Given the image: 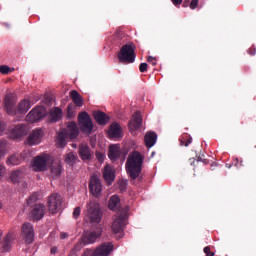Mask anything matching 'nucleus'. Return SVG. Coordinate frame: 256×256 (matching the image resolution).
Listing matches in <instances>:
<instances>
[{
    "instance_id": "nucleus-1",
    "label": "nucleus",
    "mask_w": 256,
    "mask_h": 256,
    "mask_svg": "<svg viewBox=\"0 0 256 256\" xmlns=\"http://www.w3.org/2000/svg\"><path fill=\"white\" fill-rule=\"evenodd\" d=\"M143 169V155L137 151H133L126 161V171L129 177L135 181Z\"/></svg>"
},
{
    "instance_id": "nucleus-2",
    "label": "nucleus",
    "mask_w": 256,
    "mask_h": 256,
    "mask_svg": "<svg viewBox=\"0 0 256 256\" xmlns=\"http://www.w3.org/2000/svg\"><path fill=\"white\" fill-rule=\"evenodd\" d=\"M15 97L12 94H7L4 98V109L8 115H17L20 113L23 115L31 109V101L24 99L18 104V109L15 108L16 105Z\"/></svg>"
},
{
    "instance_id": "nucleus-3",
    "label": "nucleus",
    "mask_w": 256,
    "mask_h": 256,
    "mask_svg": "<svg viewBox=\"0 0 256 256\" xmlns=\"http://www.w3.org/2000/svg\"><path fill=\"white\" fill-rule=\"evenodd\" d=\"M135 44H125L121 47L118 53V59L120 63H125L128 65L129 63H135Z\"/></svg>"
},
{
    "instance_id": "nucleus-4",
    "label": "nucleus",
    "mask_w": 256,
    "mask_h": 256,
    "mask_svg": "<svg viewBox=\"0 0 256 256\" xmlns=\"http://www.w3.org/2000/svg\"><path fill=\"white\" fill-rule=\"evenodd\" d=\"M101 235H103V227L99 224L92 225L90 230L82 236V241L85 245H93V243H97L98 239H101Z\"/></svg>"
},
{
    "instance_id": "nucleus-5",
    "label": "nucleus",
    "mask_w": 256,
    "mask_h": 256,
    "mask_svg": "<svg viewBox=\"0 0 256 256\" xmlns=\"http://www.w3.org/2000/svg\"><path fill=\"white\" fill-rule=\"evenodd\" d=\"M78 123L80 127V131L84 133V135H91L93 133V120H91V116L87 112H80L78 114Z\"/></svg>"
},
{
    "instance_id": "nucleus-6",
    "label": "nucleus",
    "mask_w": 256,
    "mask_h": 256,
    "mask_svg": "<svg viewBox=\"0 0 256 256\" xmlns=\"http://www.w3.org/2000/svg\"><path fill=\"white\" fill-rule=\"evenodd\" d=\"M127 213H129V207H125L122 210H119L116 214V217L112 223V231L117 234L121 233L125 228V221L127 220Z\"/></svg>"
},
{
    "instance_id": "nucleus-7",
    "label": "nucleus",
    "mask_w": 256,
    "mask_h": 256,
    "mask_svg": "<svg viewBox=\"0 0 256 256\" xmlns=\"http://www.w3.org/2000/svg\"><path fill=\"white\" fill-rule=\"evenodd\" d=\"M87 209L90 222L99 225L103 217V213H101V207L99 206V203L91 201L87 204Z\"/></svg>"
},
{
    "instance_id": "nucleus-8",
    "label": "nucleus",
    "mask_w": 256,
    "mask_h": 256,
    "mask_svg": "<svg viewBox=\"0 0 256 256\" xmlns=\"http://www.w3.org/2000/svg\"><path fill=\"white\" fill-rule=\"evenodd\" d=\"M49 213L55 215L61 211L63 205V197L60 194L54 193L48 197L47 201Z\"/></svg>"
},
{
    "instance_id": "nucleus-9",
    "label": "nucleus",
    "mask_w": 256,
    "mask_h": 256,
    "mask_svg": "<svg viewBox=\"0 0 256 256\" xmlns=\"http://www.w3.org/2000/svg\"><path fill=\"white\" fill-rule=\"evenodd\" d=\"M47 115V110L43 106H36L32 109L28 115L26 116V120L29 123H37V121H41Z\"/></svg>"
},
{
    "instance_id": "nucleus-10",
    "label": "nucleus",
    "mask_w": 256,
    "mask_h": 256,
    "mask_svg": "<svg viewBox=\"0 0 256 256\" xmlns=\"http://www.w3.org/2000/svg\"><path fill=\"white\" fill-rule=\"evenodd\" d=\"M22 237L27 245L33 243V239H35V231L33 230V225L31 223H24L22 225Z\"/></svg>"
},
{
    "instance_id": "nucleus-11",
    "label": "nucleus",
    "mask_w": 256,
    "mask_h": 256,
    "mask_svg": "<svg viewBox=\"0 0 256 256\" xmlns=\"http://www.w3.org/2000/svg\"><path fill=\"white\" fill-rule=\"evenodd\" d=\"M27 133H28L27 125L18 124L10 130L9 137L10 139H21V137H25Z\"/></svg>"
},
{
    "instance_id": "nucleus-12",
    "label": "nucleus",
    "mask_w": 256,
    "mask_h": 256,
    "mask_svg": "<svg viewBox=\"0 0 256 256\" xmlns=\"http://www.w3.org/2000/svg\"><path fill=\"white\" fill-rule=\"evenodd\" d=\"M89 189L94 197H101V191H103L101 180L96 176H92L89 183Z\"/></svg>"
},
{
    "instance_id": "nucleus-13",
    "label": "nucleus",
    "mask_w": 256,
    "mask_h": 256,
    "mask_svg": "<svg viewBox=\"0 0 256 256\" xmlns=\"http://www.w3.org/2000/svg\"><path fill=\"white\" fill-rule=\"evenodd\" d=\"M30 217L33 221H41L45 217V205L41 203L35 204L31 209Z\"/></svg>"
},
{
    "instance_id": "nucleus-14",
    "label": "nucleus",
    "mask_w": 256,
    "mask_h": 256,
    "mask_svg": "<svg viewBox=\"0 0 256 256\" xmlns=\"http://www.w3.org/2000/svg\"><path fill=\"white\" fill-rule=\"evenodd\" d=\"M63 131L67 135V139H70V141H73L74 139H77V137H79V127L74 121L68 123L67 128Z\"/></svg>"
},
{
    "instance_id": "nucleus-15",
    "label": "nucleus",
    "mask_w": 256,
    "mask_h": 256,
    "mask_svg": "<svg viewBox=\"0 0 256 256\" xmlns=\"http://www.w3.org/2000/svg\"><path fill=\"white\" fill-rule=\"evenodd\" d=\"M113 251V243L104 242L95 249V256H109Z\"/></svg>"
},
{
    "instance_id": "nucleus-16",
    "label": "nucleus",
    "mask_w": 256,
    "mask_h": 256,
    "mask_svg": "<svg viewBox=\"0 0 256 256\" xmlns=\"http://www.w3.org/2000/svg\"><path fill=\"white\" fill-rule=\"evenodd\" d=\"M78 155L82 161H91L93 159V153L87 144L79 145Z\"/></svg>"
},
{
    "instance_id": "nucleus-17",
    "label": "nucleus",
    "mask_w": 256,
    "mask_h": 256,
    "mask_svg": "<svg viewBox=\"0 0 256 256\" xmlns=\"http://www.w3.org/2000/svg\"><path fill=\"white\" fill-rule=\"evenodd\" d=\"M108 136L110 139H121L123 137V129L119 123H112L108 130Z\"/></svg>"
},
{
    "instance_id": "nucleus-18",
    "label": "nucleus",
    "mask_w": 256,
    "mask_h": 256,
    "mask_svg": "<svg viewBox=\"0 0 256 256\" xmlns=\"http://www.w3.org/2000/svg\"><path fill=\"white\" fill-rule=\"evenodd\" d=\"M17 239V232H8L6 237L4 238V242L2 244V251L7 253L13 246V242Z\"/></svg>"
},
{
    "instance_id": "nucleus-19",
    "label": "nucleus",
    "mask_w": 256,
    "mask_h": 256,
    "mask_svg": "<svg viewBox=\"0 0 256 256\" xmlns=\"http://www.w3.org/2000/svg\"><path fill=\"white\" fill-rule=\"evenodd\" d=\"M103 179L107 185H113V181H115V169L111 165L104 167Z\"/></svg>"
},
{
    "instance_id": "nucleus-20",
    "label": "nucleus",
    "mask_w": 256,
    "mask_h": 256,
    "mask_svg": "<svg viewBox=\"0 0 256 256\" xmlns=\"http://www.w3.org/2000/svg\"><path fill=\"white\" fill-rule=\"evenodd\" d=\"M29 154L27 152H22L21 154H14L10 156L6 163L7 165H21L23 161H27V156Z\"/></svg>"
},
{
    "instance_id": "nucleus-21",
    "label": "nucleus",
    "mask_w": 256,
    "mask_h": 256,
    "mask_svg": "<svg viewBox=\"0 0 256 256\" xmlns=\"http://www.w3.org/2000/svg\"><path fill=\"white\" fill-rule=\"evenodd\" d=\"M143 123V118L141 117V112H136L133 115V118L129 121L128 127L130 131H137L141 128V124Z\"/></svg>"
},
{
    "instance_id": "nucleus-22",
    "label": "nucleus",
    "mask_w": 256,
    "mask_h": 256,
    "mask_svg": "<svg viewBox=\"0 0 256 256\" xmlns=\"http://www.w3.org/2000/svg\"><path fill=\"white\" fill-rule=\"evenodd\" d=\"M43 138V130L36 129L33 130L32 133L28 136V144L30 145H39L41 143V139Z\"/></svg>"
},
{
    "instance_id": "nucleus-23",
    "label": "nucleus",
    "mask_w": 256,
    "mask_h": 256,
    "mask_svg": "<svg viewBox=\"0 0 256 256\" xmlns=\"http://www.w3.org/2000/svg\"><path fill=\"white\" fill-rule=\"evenodd\" d=\"M34 171H46L47 170V158L44 156H36L33 159Z\"/></svg>"
},
{
    "instance_id": "nucleus-24",
    "label": "nucleus",
    "mask_w": 256,
    "mask_h": 256,
    "mask_svg": "<svg viewBox=\"0 0 256 256\" xmlns=\"http://www.w3.org/2000/svg\"><path fill=\"white\" fill-rule=\"evenodd\" d=\"M63 171V167L61 166V161H54L51 165L50 176L52 179H59L61 177V173Z\"/></svg>"
},
{
    "instance_id": "nucleus-25",
    "label": "nucleus",
    "mask_w": 256,
    "mask_h": 256,
    "mask_svg": "<svg viewBox=\"0 0 256 256\" xmlns=\"http://www.w3.org/2000/svg\"><path fill=\"white\" fill-rule=\"evenodd\" d=\"M144 143L147 149H151L157 143V133L147 132L144 136Z\"/></svg>"
},
{
    "instance_id": "nucleus-26",
    "label": "nucleus",
    "mask_w": 256,
    "mask_h": 256,
    "mask_svg": "<svg viewBox=\"0 0 256 256\" xmlns=\"http://www.w3.org/2000/svg\"><path fill=\"white\" fill-rule=\"evenodd\" d=\"M108 157L111 161H117L121 157V147L119 145H110Z\"/></svg>"
},
{
    "instance_id": "nucleus-27",
    "label": "nucleus",
    "mask_w": 256,
    "mask_h": 256,
    "mask_svg": "<svg viewBox=\"0 0 256 256\" xmlns=\"http://www.w3.org/2000/svg\"><path fill=\"white\" fill-rule=\"evenodd\" d=\"M93 117L98 125H107L109 123V116L105 112L97 111L93 113Z\"/></svg>"
},
{
    "instance_id": "nucleus-28",
    "label": "nucleus",
    "mask_w": 256,
    "mask_h": 256,
    "mask_svg": "<svg viewBox=\"0 0 256 256\" xmlns=\"http://www.w3.org/2000/svg\"><path fill=\"white\" fill-rule=\"evenodd\" d=\"M121 203V199L117 195H113L110 197V200L108 202V207L111 211H121L124 208L119 209V204Z\"/></svg>"
},
{
    "instance_id": "nucleus-29",
    "label": "nucleus",
    "mask_w": 256,
    "mask_h": 256,
    "mask_svg": "<svg viewBox=\"0 0 256 256\" xmlns=\"http://www.w3.org/2000/svg\"><path fill=\"white\" fill-rule=\"evenodd\" d=\"M70 97L76 107H83V97L77 92V90L70 91Z\"/></svg>"
},
{
    "instance_id": "nucleus-30",
    "label": "nucleus",
    "mask_w": 256,
    "mask_h": 256,
    "mask_svg": "<svg viewBox=\"0 0 256 256\" xmlns=\"http://www.w3.org/2000/svg\"><path fill=\"white\" fill-rule=\"evenodd\" d=\"M65 163L69 165V167H73L79 161V157L75 152H69L64 156Z\"/></svg>"
},
{
    "instance_id": "nucleus-31",
    "label": "nucleus",
    "mask_w": 256,
    "mask_h": 256,
    "mask_svg": "<svg viewBox=\"0 0 256 256\" xmlns=\"http://www.w3.org/2000/svg\"><path fill=\"white\" fill-rule=\"evenodd\" d=\"M52 123H57L63 117V111L59 107H55L50 111Z\"/></svg>"
},
{
    "instance_id": "nucleus-32",
    "label": "nucleus",
    "mask_w": 256,
    "mask_h": 256,
    "mask_svg": "<svg viewBox=\"0 0 256 256\" xmlns=\"http://www.w3.org/2000/svg\"><path fill=\"white\" fill-rule=\"evenodd\" d=\"M56 143L59 147H65V145H67V134L64 132V130L58 133Z\"/></svg>"
},
{
    "instance_id": "nucleus-33",
    "label": "nucleus",
    "mask_w": 256,
    "mask_h": 256,
    "mask_svg": "<svg viewBox=\"0 0 256 256\" xmlns=\"http://www.w3.org/2000/svg\"><path fill=\"white\" fill-rule=\"evenodd\" d=\"M21 179H23V172H21L20 170L13 171L10 174V181L14 183V185L19 183Z\"/></svg>"
},
{
    "instance_id": "nucleus-34",
    "label": "nucleus",
    "mask_w": 256,
    "mask_h": 256,
    "mask_svg": "<svg viewBox=\"0 0 256 256\" xmlns=\"http://www.w3.org/2000/svg\"><path fill=\"white\" fill-rule=\"evenodd\" d=\"M193 142V138L189 134H183L180 138V145L183 147H189Z\"/></svg>"
},
{
    "instance_id": "nucleus-35",
    "label": "nucleus",
    "mask_w": 256,
    "mask_h": 256,
    "mask_svg": "<svg viewBox=\"0 0 256 256\" xmlns=\"http://www.w3.org/2000/svg\"><path fill=\"white\" fill-rule=\"evenodd\" d=\"M66 111V117L68 119H73V117H75V104H69L66 108Z\"/></svg>"
},
{
    "instance_id": "nucleus-36",
    "label": "nucleus",
    "mask_w": 256,
    "mask_h": 256,
    "mask_svg": "<svg viewBox=\"0 0 256 256\" xmlns=\"http://www.w3.org/2000/svg\"><path fill=\"white\" fill-rule=\"evenodd\" d=\"M4 155H7V142L6 140H0V159H2Z\"/></svg>"
},
{
    "instance_id": "nucleus-37",
    "label": "nucleus",
    "mask_w": 256,
    "mask_h": 256,
    "mask_svg": "<svg viewBox=\"0 0 256 256\" xmlns=\"http://www.w3.org/2000/svg\"><path fill=\"white\" fill-rule=\"evenodd\" d=\"M37 201H39V193L35 192L28 198L27 203L31 206L34 203H37Z\"/></svg>"
},
{
    "instance_id": "nucleus-38",
    "label": "nucleus",
    "mask_w": 256,
    "mask_h": 256,
    "mask_svg": "<svg viewBox=\"0 0 256 256\" xmlns=\"http://www.w3.org/2000/svg\"><path fill=\"white\" fill-rule=\"evenodd\" d=\"M12 71L13 69H11L9 66H6V65L0 66V73H2V75H9V73H11Z\"/></svg>"
},
{
    "instance_id": "nucleus-39",
    "label": "nucleus",
    "mask_w": 256,
    "mask_h": 256,
    "mask_svg": "<svg viewBox=\"0 0 256 256\" xmlns=\"http://www.w3.org/2000/svg\"><path fill=\"white\" fill-rule=\"evenodd\" d=\"M118 187H119V190L121 191V193H125V191H127V181H125V180L119 181Z\"/></svg>"
},
{
    "instance_id": "nucleus-40",
    "label": "nucleus",
    "mask_w": 256,
    "mask_h": 256,
    "mask_svg": "<svg viewBox=\"0 0 256 256\" xmlns=\"http://www.w3.org/2000/svg\"><path fill=\"white\" fill-rule=\"evenodd\" d=\"M149 68V65L147 63H141L139 65V71L140 73H147V69Z\"/></svg>"
},
{
    "instance_id": "nucleus-41",
    "label": "nucleus",
    "mask_w": 256,
    "mask_h": 256,
    "mask_svg": "<svg viewBox=\"0 0 256 256\" xmlns=\"http://www.w3.org/2000/svg\"><path fill=\"white\" fill-rule=\"evenodd\" d=\"M96 159L100 163H103V161H105V154H103L102 152L96 151Z\"/></svg>"
},
{
    "instance_id": "nucleus-42",
    "label": "nucleus",
    "mask_w": 256,
    "mask_h": 256,
    "mask_svg": "<svg viewBox=\"0 0 256 256\" xmlns=\"http://www.w3.org/2000/svg\"><path fill=\"white\" fill-rule=\"evenodd\" d=\"M79 215H81V207L78 206V207L74 208L73 218L79 219Z\"/></svg>"
},
{
    "instance_id": "nucleus-43",
    "label": "nucleus",
    "mask_w": 256,
    "mask_h": 256,
    "mask_svg": "<svg viewBox=\"0 0 256 256\" xmlns=\"http://www.w3.org/2000/svg\"><path fill=\"white\" fill-rule=\"evenodd\" d=\"M147 62L151 63V65H153V67H155V65H157V58H155L153 56H148L147 57Z\"/></svg>"
},
{
    "instance_id": "nucleus-44",
    "label": "nucleus",
    "mask_w": 256,
    "mask_h": 256,
    "mask_svg": "<svg viewBox=\"0 0 256 256\" xmlns=\"http://www.w3.org/2000/svg\"><path fill=\"white\" fill-rule=\"evenodd\" d=\"M204 253L206 256H215V252H211V247L206 246L204 248Z\"/></svg>"
},
{
    "instance_id": "nucleus-45",
    "label": "nucleus",
    "mask_w": 256,
    "mask_h": 256,
    "mask_svg": "<svg viewBox=\"0 0 256 256\" xmlns=\"http://www.w3.org/2000/svg\"><path fill=\"white\" fill-rule=\"evenodd\" d=\"M6 129H7V124H5L2 120H0V135H3Z\"/></svg>"
},
{
    "instance_id": "nucleus-46",
    "label": "nucleus",
    "mask_w": 256,
    "mask_h": 256,
    "mask_svg": "<svg viewBox=\"0 0 256 256\" xmlns=\"http://www.w3.org/2000/svg\"><path fill=\"white\" fill-rule=\"evenodd\" d=\"M198 6H199V0H191L190 9H197Z\"/></svg>"
},
{
    "instance_id": "nucleus-47",
    "label": "nucleus",
    "mask_w": 256,
    "mask_h": 256,
    "mask_svg": "<svg viewBox=\"0 0 256 256\" xmlns=\"http://www.w3.org/2000/svg\"><path fill=\"white\" fill-rule=\"evenodd\" d=\"M5 176V166L0 165V181L3 179Z\"/></svg>"
},
{
    "instance_id": "nucleus-48",
    "label": "nucleus",
    "mask_w": 256,
    "mask_h": 256,
    "mask_svg": "<svg viewBox=\"0 0 256 256\" xmlns=\"http://www.w3.org/2000/svg\"><path fill=\"white\" fill-rule=\"evenodd\" d=\"M234 165L236 167H243V161H240V163H239V158H235L234 159Z\"/></svg>"
},
{
    "instance_id": "nucleus-49",
    "label": "nucleus",
    "mask_w": 256,
    "mask_h": 256,
    "mask_svg": "<svg viewBox=\"0 0 256 256\" xmlns=\"http://www.w3.org/2000/svg\"><path fill=\"white\" fill-rule=\"evenodd\" d=\"M173 5H175V7H178V5H181V3H183V0H171Z\"/></svg>"
},
{
    "instance_id": "nucleus-50",
    "label": "nucleus",
    "mask_w": 256,
    "mask_h": 256,
    "mask_svg": "<svg viewBox=\"0 0 256 256\" xmlns=\"http://www.w3.org/2000/svg\"><path fill=\"white\" fill-rule=\"evenodd\" d=\"M248 53H249V55H255V53H256V49H255V47H250L249 49H248Z\"/></svg>"
},
{
    "instance_id": "nucleus-51",
    "label": "nucleus",
    "mask_w": 256,
    "mask_h": 256,
    "mask_svg": "<svg viewBox=\"0 0 256 256\" xmlns=\"http://www.w3.org/2000/svg\"><path fill=\"white\" fill-rule=\"evenodd\" d=\"M197 161H201L202 163H204V165H207V163H209L207 159H203V156H199Z\"/></svg>"
},
{
    "instance_id": "nucleus-52",
    "label": "nucleus",
    "mask_w": 256,
    "mask_h": 256,
    "mask_svg": "<svg viewBox=\"0 0 256 256\" xmlns=\"http://www.w3.org/2000/svg\"><path fill=\"white\" fill-rule=\"evenodd\" d=\"M50 251H51L52 255H55V253H57L58 249H57V247L54 246V247L51 248Z\"/></svg>"
},
{
    "instance_id": "nucleus-53",
    "label": "nucleus",
    "mask_w": 256,
    "mask_h": 256,
    "mask_svg": "<svg viewBox=\"0 0 256 256\" xmlns=\"http://www.w3.org/2000/svg\"><path fill=\"white\" fill-rule=\"evenodd\" d=\"M67 237H68L67 233H62L60 235V239H67Z\"/></svg>"
},
{
    "instance_id": "nucleus-54",
    "label": "nucleus",
    "mask_w": 256,
    "mask_h": 256,
    "mask_svg": "<svg viewBox=\"0 0 256 256\" xmlns=\"http://www.w3.org/2000/svg\"><path fill=\"white\" fill-rule=\"evenodd\" d=\"M183 7H187V3L186 2L183 3Z\"/></svg>"
},
{
    "instance_id": "nucleus-55",
    "label": "nucleus",
    "mask_w": 256,
    "mask_h": 256,
    "mask_svg": "<svg viewBox=\"0 0 256 256\" xmlns=\"http://www.w3.org/2000/svg\"><path fill=\"white\" fill-rule=\"evenodd\" d=\"M2 207H3V204H1V202H0V209H2Z\"/></svg>"
},
{
    "instance_id": "nucleus-56",
    "label": "nucleus",
    "mask_w": 256,
    "mask_h": 256,
    "mask_svg": "<svg viewBox=\"0 0 256 256\" xmlns=\"http://www.w3.org/2000/svg\"><path fill=\"white\" fill-rule=\"evenodd\" d=\"M155 155V152L152 153V156Z\"/></svg>"
},
{
    "instance_id": "nucleus-57",
    "label": "nucleus",
    "mask_w": 256,
    "mask_h": 256,
    "mask_svg": "<svg viewBox=\"0 0 256 256\" xmlns=\"http://www.w3.org/2000/svg\"><path fill=\"white\" fill-rule=\"evenodd\" d=\"M0 239H1V233H0Z\"/></svg>"
}]
</instances>
